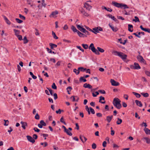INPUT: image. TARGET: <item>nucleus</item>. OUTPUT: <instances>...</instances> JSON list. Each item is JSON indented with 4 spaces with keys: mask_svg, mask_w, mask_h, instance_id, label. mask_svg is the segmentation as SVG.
Here are the masks:
<instances>
[{
    "mask_svg": "<svg viewBox=\"0 0 150 150\" xmlns=\"http://www.w3.org/2000/svg\"><path fill=\"white\" fill-rule=\"evenodd\" d=\"M97 48L98 50L95 48L94 46V44L93 43H91L89 47V49L91 50L93 53H95L97 55L100 54V53L99 52H100L102 53L103 52H104V50L103 49L99 47H98Z\"/></svg>",
    "mask_w": 150,
    "mask_h": 150,
    "instance_id": "1",
    "label": "nucleus"
},
{
    "mask_svg": "<svg viewBox=\"0 0 150 150\" xmlns=\"http://www.w3.org/2000/svg\"><path fill=\"white\" fill-rule=\"evenodd\" d=\"M121 102V100L118 98H115L113 99L112 103L117 108L120 109L122 107Z\"/></svg>",
    "mask_w": 150,
    "mask_h": 150,
    "instance_id": "2",
    "label": "nucleus"
},
{
    "mask_svg": "<svg viewBox=\"0 0 150 150\" xmlns=\"http://www.w3.org/2000/svg\"><path fill=\"white\" fill-rule=\"evenodd\" d=\"M26 137L28 140L30 142H31L33 143L35 142V140L31 136L29 135H27L26 136Z\"/></svg>",
    "mask_w": 150,
    "mask_h": 150,
    "instance_id": "3",
    "label": "nucleus"
},
{
    "mask_svg": "<svg viewBox=\"0 0 150 150\" xmlns=\"http://www.w3.org/2000/svg\"><path fill=\"white\" fill-rule=\"evenodd\" d=\"M112 4L113 6L117 7L118 8H120L121 7V3H118L117 2L115 1H112Z\"/></svg>",
    "mask_w": 150,
    "mask_h": 150,
    "instance_id": "4",
    "label": "nucleus"
},
{
    "mask_svg": "<svg viewBox=\"0 0 150 150\" xmlns=\"http://www.w3.org/2000/svg\"><path fill=\"white\" fill-rule=\"evenodd\" d=\"M84 6L87 10L89 11H90L92 8V6L87 3L84 4Z\"/></svg>",
    "mask_w": 150,
    "mask_h": 150,
    "instance_id": "5",
    "label": "nucleus"
},
{
    "mask_svg": "<svg viewBox=\"0 0 150 150\" xmlns=\"http://www.w3.org/2000/svg\"><path fill=\"white\" fill-rule=\"evenodd\" d=\"M109 26L111 28L113 32H116L118 30V29L116 27L115 28L113 26H112L110 23L109 24Z\"/></svg>",
    "mask_w": 150,
    "mask_h": 150,
    "instance_id": "6",
    "label": "nucleus"
},
{
    "mask_svg": "<svg viewBox=\"0 0 150 150\" xmlns=\"http://www.w3.org/2000/svg\"><path fill=\"white\" fill-rule=\"evenodd\" d=\"M80 12L84 16L88 17L89 16L88 14L85 11L84 9L82 8L80 10Z\"/></svg>",
    "mask_w": 150,
    "mask_h": 150,
    "instance_id": "7",
    "label": "nucleus"
},
{
    "mask_svg": "<svg viewBox=\"0 0 150 150\" xmlns=\"http://www.w3.org/2000/svg\"><path fill=\"white\" fill-rule=\"evenodd\" d=\"M21 124L22 127L24 129H25L26 128L25 127L27 126V124L26 122L21 121L20 122Z\"/></svg>",
    "mask_w": 150,
    "mask_h": 150,
    "instance_id": "8",
    "label": "nucleus"
},
{
    "mask_svg": "<svg viewBox=\"0 0 150 150\" xmlns=\"http://www.w3.org/2000/svg\"><path fill=\"white\" fill-rule=\"evenodd\" d=\"M77 33L78 35L80 37H87V36L86 35L82 33H81L79 31V30L78 31Z\"/></svg>",
    "mask_w": 150,
    "mask_h": 150,
    "instance_id": "9",
    "label": "nucleus"
},
{
    "mask_svg": "<svg viewBox=\"0 0 150 150\" xmlns=\"http://www.w3.org/2000/svg\"><path fill=\"white\" fill-rule=\"evenodd\" d=\"M49 45L50 46L51 49L53 50H54V48L57 47V45L53 43H50Z\"/></svg>",
    "mask_w": 150,
    "mask_h": 150,
    "instance_id": "10",
    "label": "nucleus"
},
{
    "mask_svg": "<svg viewBox=\"0 0 150 150\" xmlns=\"http://www.w3.org/2000/svg\"><path fill=\"white\" fill-rule=\"evenodd\" d=\"M58 13V12L57 11H53L52 12L50 16V17L52 16L53 17L56 15Z\"/></svg>",
    "mask_w": 150,
    "mask_h": 150,
    "instance_id": "11",
    "label": "nucleus"
},
{
    "mask_svg": "<svg viewBox=\"0 0 150 150\" xmlns=\"http://www.w3.org/2000/svg\"><path fill=\"white\" fill-rule=\"evenodd\" d=\"M76 26L78 29L82 32L85 29L84 28H82L79 25H76Z\"/></svg>",
    "mask_w": 150,
    "mask_h": 150,
    "instance_id": "12",
    "label": "nucleus"
},
{
    "mask_svg": "<svg viewBox=\"0 0 150 150\" xmlns=\"http://www.w3.org/2000/svg\"><path fill=\"white\" fill-rule=\"evenodd\" d=\"M113 118V115H112L110 116H107L106 117V120L107 122L109 123L110 122Z\"/></svg>",
    "mask_w": 150,
    "mask_h": 150,
    "instance_id": "13",
    "label": "nucleus"
},
{
    "mask_svg": "<svg viewBox=\"0 0 150 150\" xmlns=\"http://www.w3.org/2000/svg\"><path fill=\"white\" fill-rule=\"evenodd\" d=\"M135 102L137 106L140 107H141L142 106V104L141 101L137 100H135Z\"/></svg>",
    "mask_w": 150,
    "mask_h": 150,
    "instance_id": "14",
    "label": "nucleus"
},
{
    "mask_svg": "<svg viewBox=\"0 0 150 150\" xmlns=\"http://www.w3.org/2000/svg\"><path fill=\"white\" fill-rule=\"evenodd\" d=\"M134 65L135 69H141V67L138 63L135 62L134 63Z\"/></svg>",
    "mask_w": 150,
    "mask_h": 150,
    "instance_id": "15",
    "label": "nucleus"
},
{
    "mask_svg": "<svg viewBox=\"0 0 150 150\" xmlns=\"http://www.w3.org/2000/svg\"><path fill=\"white\" fill-rule=\"evenodd\" d=\"M144 131L145 133L147 134H150V130L148 128H145L144 129Z\"/></svg>",
    "mask_w": 150,
    "mask_h": 150,
    "instance_id": "16",
    "label": "nucleus"
},
{
    "mask_svg": "<svg viewBox=\"0 0 150 150\" xmlns=\"http://www.w3.org/2000/svg\"><path fill=\"white\" fill-rule=\"evenodd\" d=\"M92 32L95 34H97L96 33H99L98 27L93 28Z\"/></svg>",
    "mask_w": 150,
    "mask_h": 150,
    "instance_id": "17",
    "label": "nucleus"
},
{
    "mask_svg": "<svg viewBox=\"0 0 150 150\" xmlns=\"http://www.w3.org/2000/svg\"><path fill=\"white\" fill-rule=\"evenodd\" d=\"M142 140L144 139L146 141V142L147 144H150V139L147 137H144L142 139Z\"/></svg>",
    "mask_w": 150,
    "mask_h": 150,
    "instance_id": "18",
    "label": "nucleus"
},
{
    "mask_svg": "<svg viewBox=\"0 0 150 150\" xmlns=\"http://www.w3.org/2000/svg\"><path fill=\"white\" fill-rule=\"evenodd\" d=\"M128 30L129 32H132L133 31V25H132L128 24Z\"/></svg>",
    "mask_w": 150,
    "mask_h": 150,
    "instance_id": "19",
    "label": "nucleus"
},
{
    "mask_svg": "<svg viewBox=\"0 0 150 150\" xmlns=\"http://www.w3.org/2000/svg\"><path fill=\"white\" fill-rule=\"evenodd\" d=\"M111 84H120L118 82L116 81L115 80L111 79L110 81Z\"/></svg>",
    "mask_w": 150,
    "mask_h": 150,
    "instance_id": "20",
    "label": "nucleus"
},
{
    "mask_svg": "<svg viewBox=\"0 0 150 150\" xmlns=\"http://www.w3.org/2000/svg\"><path fill=\"white\" fill-rule=\"evenodd\" d=\"M3 17L4 19L5 20L6 23L8 25H10L11 24L10 21L8 19L6 16H4Z\"/></svg>",
    "mask_w": 150,
    "mask_h": 150,
    "instance_id": "21",
    "label": "nucleus"
},
{
    "mask_svg": "<svg viewBox=\"0 0 150 150\" xmlns=\"http://www.w3.org/2000/svg\"><path fill=\"white\" fill-rule=\"evenodd\" d=\"M102 8L103 9H105L106 10L108 11L111 12L112 11V9H110L109 8H107L104 6H102Z\"/></svg>",
    "mask_w": 150,
    "mask_h": 150,
    "instance_id": "22",
    "label": "nucleus"
},
{
    "mask_svg": "<svg viewBox=\"0 0 150 150\" xmlns=\"http://www.w3.org/2000/svg\"><path fill=\"white\" fill-rule=\"evenodd\" d=\"M105 100V98L102 96H100V99H99V102L100 103L102 104H104L105 103V101H104V102H102V101H101V100Z\"/></svg>",
    "mask_w": 150,
    "mask_h": 150,
    "instance_id": "23",
    "label": "nucleus"
},
{
    "mask_svg": "<svg viewBox=\"0 0 150 150\" xmlns=\"http://www.w3.org/2000/svg\"><path fill=\"white\" fill-rule=\"evenodd\" d=\"M79 81L80 82H85L86 81V80L83 76H81L79 79Z\"/></svg>",
    "mask_w": 150,
    "mask_h": 150,
    "instance_id": "24",
    "label": "nucleus"
},
{
    "mask_svg": "<svg viewBox=\"0 0 150 150\" xmlns=\"http://www.w3.org/2000/svg\"><path fill=\"white\" fill-rule=\"evenodd\" d=\"M78 69L79 71L82 72H84L86 71V68H84L83 67H81L78 68Z\"/></svg>",
    "mask_w": 150,
    "mask_h": 150,
    "instance_id": "25",
    "label": "nucleus"
},
{
    "mask_svg": "<svg viewBox=\"0 0 150 150\" xmlns=\"http://www.w3.org/2000/svg\"><path fill=\"white\" fill-rule=\"evenodd\" d=\"M127 57V55L123 53V54H122V56L120 57H121L122 59L124 60L126 59Z\"/></svg>",
    "mask_w": 150,
    "mask_h": 150,
    "instance_id": "26",
    "label": "nucleus"
},
{
    "mask_svg": "<svg viewBox=\"0 0 150 150\" xmlns=\"http://www.w3.org/2000/svg\"><path fill=\"white\" fill-rule=\"evenodd\" d=\"M121 5H122L121 6V8H123L124 9H125L126 8H129V7L126 4H122L121 3Z\"/></svg>",
    "mask_w": 150,
    "mask_h": 150,
    "instance_id": "27",
    "label": "nucleus"
},
{
    "mask_svg": "<svg viewBox=\"0 0 150 150\" xmlns=\"http://www.w3.org/2000/svg\"><path fill=\"white\" fill-rule=\"evenodd\" d=\"M71 29L74 32H77L78 31V30L76 29L75 27L73 25H72L71 28Z\"/></svg>",
    "mask_w": 150,
    "mask_h": 150,
    "instance_id": "28",
    "label": "nucleus"
},
{
    "mask_svg": "<svg viewBox=\"0 0 150 150\" xmlns=\"http://www.w3.org/2000/svg\"><path fill=\"white\" fill-rule=\"evenodd\" d=\"M117 121L116 122L117 124V125L120 124L122 122V120L120 119L119 118H117Z\"/></svg>",
    "mask_w": 150,
    "mask_h": 150,
    "instance_id": "29",
    "label": "nucleus"
},
{
    "mask_svg": "<svg viewBox=\"0 0 150 150\" xmlns=\"http://www.w3.org/2000/svg\"><path fill=\"white\" fill-rule=\"evenodd\" d=\"M27 3L28 5H30L31 6H33V2L31 0H27Z\"/></svg>",
    "mask_w": 150,
    "mask_h": 150,
    "instance_id": "30",
    "label": "nucleus"
},
{
    "mask_svg": "<svg viewBox=\"0 0 150 150\" xmlns=\"http://www.w3.org/2000/svg\"><path fill=\"white\" fill-rule=\"evenodd\" d=\"M85 49H87L88 47V45L86 44H83L81 45Z\"/></svg>",
    "mask_w": 150,
    "mask_h": 150,
    "instance_id": "31",
    "label": "nucleus"
},
{
    "mask_svg": "<svg viewBox=\"0 0 150 150\" xmlns=\"http://www.w3.org/2000/svg\"><path fill=\"white\" fill-rule=\"evenodd\" d=\"M132 93L134 95H135L137 98H139L141 97V95L138 93L134 92H133Z\"/></svg>",
    "mask_w": 150,
    "mask_h": 150,
    "instance_id": "32",
    "label": "nucleus"
},
{
    "mask_svg": "<svg viewBox=\"0 0 150 150\" xmlns=\"http://www.w3.org/2000/svg\"><path fill=\"white\" fill-rule=\"evenodd\" d=\"M141 94L144 97L146 98L148 97L149 96V94L147 93H141Z\"/></svg>",
    "mask_w": 150,
    "mask_h": 150,
    "instance_id": "33",
    "label": "nucleus"
},
{
    "mask_svg": "<svg viewBox=\"0 0 150 150\" xmlns=\"http://www.w3.org/2000/svg\"><path fill=\"white\" fill-rule=\"evenodd\" d=\"M52 34L54 39H58V37L56 35L55 33L53 31L52 32Z\"/></svg>",
    "mask_w": 150,
    "mask_h": 150,
    "instance_id": "34",
    "label": "nucleus"
},
{
    "mask_svg": "<svg viewBox=\"0 0 150 150\" xmlns=\"http://www.w3.org/2000/svg\"><path fill=\"white\" fill-rule=\"evenodd\" d=\"M23 40H24L23 43L24 44L27 43L28 41V40L27 39V38L25 36L24 37L23 39Z\"/></svg>",
    "mask_w": 150,
    "mask_h": 150,
    "instance_id": "35",
    "label": "nucleus"
},
{
    "mask_svg": "<svg viewBox=\"0 0 150 150\" xmlns=\"http://www.w3.org/2000/svg\"><path fill=\"white\" fill-rule=\"evenodd\" d=\"M64 132L67 133V134L69 136H71L72 135V133L71 132H70L68 129H67L66 130L64 131Z\"/></svg>",
    "mask_w": 150,
    "mask_h": 150,
    "instance_id": "36",
    "label": "nucleus"
},
{
    "mask_svg": "<svg viewBox=\"0 0 150 150\" xmlns=\"http://www.w3.org/2000/svg\"><path fill=\"white\" fill-rule=\"evenodd\" d=\"M73 71L74 72L76 75H78L79 74V71L78 69V70H76V69H74L73 70Z\"/></svg>",
    "mask_w": 150,
    "mask_h": 150,
    "instance_id": "37",
    "label": "nucleus"
},
{
    "mask_svg": "<svg viewBox=\"0 0 150 150\" xmlns=\"http://www.w3.org/2000/svg\"><path fill=\"white\" fill-rule=\"evenodd\" d=\"M30 74L33 79H35L37 78V77L36 76L34 75L32 72H30Z\"/></svg>",
    "mask_w": 150,
    "mask_h": 150,
    "instance_id": "38",
    "label": "nucleus"
},
{
    "mask_svg": "<svg viewBox=\"0 0 150 150\" xmlns=\"http://www.w3.org/2000/svg\"><path fill=\"white\" fill-rule=\"evenodd\" d=\"M13 31L15 33V35L16 36V35H18L20 33V31L19 30L14 29H13Z\"/></svg>",
    "mask_w": 150,
    "mask_h": 150,
    "instance_id": "39",
    "label": "nucleus"
},
{
    "mask_svg": "<svg viewBox=\"0 0 150 150\" xmlns=\"http://www.w3.org/2000/svg\"><path fill=\"white\" fill-rule=\"evenodd\" d=\"M40 123L43 126H45L46 125V123L43 120H41L40 122Z\"/></svg>",
    "mask_w": 150,
    "mask_h": 150,
    "instance_id": "40",
    "label": "nucleus"
},
{
    "mask_svg": "<svg viewBox=\"0 0 150 150\" xmlns=\"http://www.w3.org/2000/svg\"><path fill=\"white\" fill-rule=\"evenodd\" d=\"M83 33H85V35H90V33L88 32L87 30H86L85 29H84V30L83 32Z\"/></svg>",
    "mask_w": 150,
    "mask_h": 150,
    "instance_id": "41",
    "label": "nucleus"
},
{
    "mask_svg": "<svg viewBox=\"0 0 150 150\" xmlns=\"http://www.w3.org/2000/svg\"><path fill=\"white\" fill-rule=\"evenodd\" d=\"M83 87L85 88H88L91 89L92 88V86L91 85H83Z\"/></svg>",
    "mask_w": 150,
    "mask_h": 150,
    "instance_id": "42",
    "label": "nucleus"
},
{
    "mask_svg": "<svg viewBox=\"0 0 150 150\" xmlns=\"http://www.w3.org/2000/svg\"><path fill=\"white\" fill-rule=\"evenodd\" d=\"M134 18L135 19H133V21H135V22H139V19L137 17L135 16L134 17Z\"/></svg>",
    "mask_w": 150,
    "mask_h": 150,
    "instance_id": "43",
    "label": "nucleus"
},
{
    "mask_svg": "<svg viewBox=\"0 0 150 150\" xmlns=\"http://www.w3.org/2000/svg\"><path fill=\"white\" fill-rule=\"evenodd\" d=\"M17 37L18 38V40H23L22 36L20 35H16Z\"/></svg>",
    "mask_w": 150,
    "mask_h": 150,
    "instance_id": "44",
    "label": "nucleus"
},
{
    "mask_svg": "<svg viewBox=\"0 0 150 150\" xmlns=\"http://www.w3.org/2000/svg\"><path fill=\"white\" fill-rule=\"evenodd\" d=\"M16 21L18 23H20L23 22V21L19 19L18 18H16Z\"/></svg>",
    "mask_w": 150,
    "mask_h": 150,
    "instance_id": "45",
    "label": "nucleus"
},
{
    "mask_svg": "<svg viewBox=\"0 0 150 150\" xmlns=\"http://www.w3.org/2000/svg\"><path fill=\"white\" fill-rule=\"evenodd\" d=\"M143 58V57L141 55H138V56H137V59L139 62L141 60V59H142V58Z\"/></svg>",
    "mask_w": 150,
    "mask_h": 150,
    "instance_id": "46",
    "label": "nucleus"
},
{
    "mask_svg": "<svg viewBox=\"0 0 150 150\" xmlns=\"http://www.w3.org/2000/svg\"><path fill=\"white\" fill-rule=\"evenodd\" d=\"M60 121L64 123L65 125H66V123H65V122L64 121V118H63V117H62L60 119Z\"/></svg>",
    "mask_w": 150,
    "mask_h": 150,
    "instance_id": "47",
    "label": "nucleus"
},
{
    "mask_svg": "<svg viewBox=\"0 0 150 150\" xmlns=\"http://www.w3.org/2000/svg\"><path fill=\"white\" fill-rule=\"evenodd\" d=\"M89 109L92 114H94L95 113L94 110L93 108L91 107H90Z\"/></svg>",
    "mask_w": 150,
    "mask_h": 150,
    "instance_id": "48",
    "label": "nucleus"
},
{
    "mask_svg": "<svg viewBox=\"0 0 150 150\" xmlns=\"http://www.w3.org/2000/svg\"><path fill=\"white\" fill-rule=\"evenodd\" d=\"M36 32H35V34L36 35H40V34L39 33V30L35 28V29Z\"/></svg>",
    "mask_w": 150,
    "mask_h": 150,
    "instance_id": "49",
    "label": "nucleus"
},
{
    "mask_svg": "<svg viewBox=\"0 0 150 150\" xmlns=\"http://www.w3.org/2000/svg\"><path fill=\"white\" fill-rule=\"evenodd\" d=\"M76 47L79 49L80 50H81L82 52H84V50L80 46H77Z\"/></svg>",
    "mask_w": 150,
    "mask_h": 150,
    "instance_id": "50",
    "label": "nucleus"
},
{
    "mask_svg": "<svg viewBox=\"0 0 150 150\" xmlns=\"http://www.w3.org/2000/svg\"><path fill=\"white\" fill-rule=\"evenodd\" d=\"M96 147V145L94 143H93L92 145V148L93 149H95Z\"/></svg>",
    "mask_w": 150,
    "mask_h": 150,
    "instance_id": "51",
    "label": "nucleus"
},
{
    "mask_svg": "<svg viewBox=\"0 0 150 150\" xmlns=\"http://www.w3.org/2000/svg\"><path fill=\"white\" fill-rule=\"evenodd\" d=\"M19 17L21 18L22 19L25 20V17H24V16H22L21 14H19Z\"/></svg>",
    "mask_w": 150,
    "mask_h": 150,
    "instance_id": "52",
    "label": "nucleus"
},
{
    "mask_svg": "<svg viewBox=\"0 0 150 150\" xmlns=\"http://www.w3.org/2000/svg\"><path fill=\"white\" fill-rule=\"evenodd\" d=\"M146 74L148 76L150 77V72L146 71H145Z\"/></svg>",
    "mask_w": 150,
    "mask_h": 150,
    "instance_id": "53",
    "label": "nucleus"
},
{
    "mask_svg": "<svg viewBox=\"0 0 150 150\" xmlns=\"http://www.w3.org/2000/svg\"><path fill=\"white\" fill-rule=\"evenodd\" d=\"M35 118L36 120H39L40 118V116L38 113H37L35 116Z\"/></svg>",
    "mask_w": 150,
    "mask_h": 150,
    "instance_id": "54",
    "label": "nucleus"
},
{
    "mask_svg": "<svg viewBox=\"0 0 150 150\" xmlns=\"http://www.w3.org/2000/svg\"><path fill=\"white\" fill-rule=\"evenodd\" d=\"M44 147H46L47 145V142H45L44 143H41L40 144L42 145H44Z\"/></svg>",
    "mask_w": 150,
    "mask_h": 150,
    "instance_id": "55",
    "label": "nucleus"
},
{
    "mask_svg": "<svg viewBox=\"0 0 150 150\" xmlns=\"http://www.w3.org/2000/svg\"><path fill=\"white\" fill-rule=\"evenodd\" d=\"M4 121L5 122V123L4 124V125L5 126H7L8 125V123L9 121L8 120H4Z\"/></svg>",
    "mask_w": 150,
    "mask_h": 150,
    "instance_id": "56",
    "label": "nucleus"
},
{
    "mask_svg": "<svg viewBox=\"0 0 150 150\" xmlns=\"http://www.w3.org/2000/svg\"><path fill=\"white\" fill-rule=\"evenodd\" d=\"M144 31L145 32H147L149 33H150V29L149 28H145Z\"/></svg>",
    "mask_w": 150,
    "mask_h": 150,
    "instance_id": "57",
    "label": "nucleus"
},
{
    "mask_svg": "<svg viewBox=\"0 0 150 150\" xmlns=\"http://www.w3.org/2000/svg\"><path fill=\"white\" fill-rule=\"evenodd\" d=\"M98 91L100 93H101L102 94H105V92L104 90H98Z\"/></svg>",
    "mask_w": 150,
    "mask_h": 150,
    "instance_id": "58",
    "label": "nucleus"
},
{
    "mask_svg": "<svg viewBox=\"0 0 150 150\" xmlns=\"http://www.w3.org/2000/svg\"><path fill=\"white\" fill-rule=\"evenodd\" d=\"M74 83L76 84H79V82H80L77 79H74Z\"/></svg>",
    "mask_w": 150,
    "mask_h": 150,
    "instance_id": "59",
    "label": "nucleus"
},
{
    "mask_svg": "<svg viewBox=\"0 0 150 150\" xmlns=\"http://www.w3.org/2000/svg\"><path fill=\"white\" fill-rule=\"evenodd\" d=\"M34 130L35 131L37 132H39L40 131V130L37 128V127H34L33 128Z\"/></svg>",
    "mask_w": 150,
    "mask_h": 150,
    "instance_id": "60",
    "label": "nucleus"
},
{
    "mask_svg": "<svg viewBox=\"0 0 150 150\" xmlns=\"http://www.w3.org/2000/svg\"><path fill=\"white\" fill-rule=\"evenodd\" d=\"M122 54L123 53L122 52H118L117 55L119 57H120L122 56Z\"/></svg>",
    "mask_w": 150,
    "mask_h": 150,
    "instance_id": "61",
    "label": "nucleus"
},
{
    "mask_svg": "<svg viewBox=\"0 0 150 150\" xmlns=\"http://www.w3.org/2000/svg\"><path fill=\"white\" fill-rule=\"evenodd\" d=\"M135 117L136 118H137L139 119H140V116H139V115H138L137 112H136L135 113Z\"/></svg>",
    "mask_w": 150,
    "mask_h": 150,
    "instance_id": "62",
    "label": "nucleus"
},
{
    "mask_svg": "<svg viewBox=\"0 0 150 150\" xmlns=\"http://www.w3.org/2000/svg\"><path fill=\"white\" fill-rule=\"evenodd\" d=\"M107 142L105 141H104L103 143V147H105L106 146Z\"/></svg>",
    "mask_w": 150,
    "mask_h": 150,
    "instance_id": "63",
    "label": "nucleus"
},
{
    "mask_svg": "<svg viewBox=\"0 0 150 150\" xmlns=\"http://www.w3.org/2000/svg\"><path fill=\"white\" fill-rule=\"evenodd\" d=\"M42 6H43L44 7H45L46 4L45 3V0H42Z\"/></svg>",
    "mask_w": 150,
    "mask_h": 150,
    "instance_id": "64",
    "label": "nucleus"
}]
</instances>
